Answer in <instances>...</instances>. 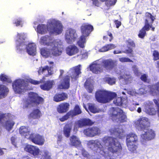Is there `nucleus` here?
Returning <instances> with one entry per match:
<instances>
[{
	"mask_svg": "<svg viewBox=\"0 0 159 159\" xmlns=\"http://www.w3.org/2000/svg\"><path fill=\"white\" fill-rule=\"evenodd\" d=\"M134 124L139 130L144 132L141 135V138L143 140L149 141L155 138V132L149 128L150 123L148 118L140 117L134 122Z\"/></svg>",
	"mask_w": 159,
	"mask_h": 159,
	"instance_id": "nucleus-1",
	"label": "nucleus"
},
{
	"mask_svg": "<svg viewBox=\"0 0 159 159\" xmlns=\"http://www.w3.org/2000/svg\"><path fill=\"white\" fill-rule=\"evenodd\" d=\"M37 29V32L41 34H45L47 29L50 33L58 35L62 32L63 26L59 21L52 20L48 23L47 26L44 24L39 25Z\"/></svg>",
	"mask_w": 159,
	"mask_h": 159,
	"instance_id": "nucleus-2",
	"label": "nucleus"
},
{
	"mask_svg": "<svg viewBox=\"0 0 159 159\" xmlns=\"http://www.w3.org/2000/svg\"><path fill=\"white\" fill-rule=\"evenodd\" d=\"M102 66L100 64L93 63L90 65V69L93 73L98 74L103 72V67L107 70H111L116 66L115 62L111 59L103 60Z\"/></svg>",
	"mask_w": 159,
	"mask_h": 159,
	"instance_id": "nucleus-3",
	"label": "nucleus"
},
{
	"mask_svg": "<svg viewBox=\"0 0 159 159\" xmlns=\"http://www.w3.org/2000/svg\"><path fill=\"white\" fill-rule=\"evenodd\" d=\"M95 96L98 102L105 103L110 102L116 97L117 94L114 92L103 89H98L96 91Z\"/></svg>",
	"mask_w": 159,
	"mask_h": 159,
	"instance_id": "nucleus-4",
	"label": "nucleus"
},
{
	"mask_svg": "<svg viewBox=\"0 0 159 159\" xmlns=\"http://www.w3.org/2000/svg\"><path fill=\"white\" fill-rule=\"evenodd\" d=\"M102 141L105 144H107L108 150L112 153H116L122 150L121 144L116 138L105 136L102 138Z\"/></svg>",
	"mask_w": 159,
	"mask_h": 159,
	"instance_id": "nucleus-5",
	"label": "nucleus"
},
{
	"mask_svg": "<svg viewBox=\"0 0 159 159\" xmlns=\"http://www.w3.org/2000/svg\"><path fill=\"white\" fill-rule=\"evenodd\" d=\"M110 117L113 121L118 123H124L126 121L127 116L121 108L118 107H112L110 109Z\"/></svg>",
	"mask_w": 159,
	"mask_h": 159,
	"instance_id": "nucleus-6",
	"label": "nucleus"
},
{
	"mask_svg": "<svg viewBox=\"0 0 159 159\" xmlns=\"http://www.w3.org/2000/svg\"><path fill=\"white\" fill-rule=\"evenodd\" d=\"M138 141L137 136L135 133L131 132L126 135V143L128 150L132 152H137Z\"/></svg>",
	"mask_w": 159,
	"mask_h": 159,
	"instance_id": "nucleus-7",
	"label": "nucleus"
},
{
	"mask_svg": "<svg viewBox=\"0 0 159 159\" xmlns=\"http://www.w3.org/2000/svg\"><path fill=\"white\" fill-rule=\"evenodd\" d=\"M11 114L10 113H2L0 111V123L5 127L6 129L9 131L13 128L15 122L9 120L11 117Z\"/></svg>",
	"mask_w": 159,
	"mask_h": 159,
	"instance_id": "nucleus-8",
	"label": "nucleus"
},
{
	"mask_svg": "<svg viewBox=\"0 0 159 159\" xmlns=\"http://www.w3.org/2000/svg\"><path fill=\"white\" fill-rule=\"evenodd\" d=\"M44 101L43 98L36 93L31 92L29 93L27 99L28 104L38 106L42 104Z\"/></svg>",
	"mask_w": 159,
	"mask_h": 159,
	"instance_id": "nucleus-9",
	"label": "nucleus"
},
{
	"mask_svg": "<svg viewBox=\"0 0 159 159\" xmlns=\"http://www.w3.org/2000/svg\"><path fill=\"white\" fill-rule=\"evenodd\" d=\"M50 46L52 55L57 57L62 53L63 48L61 47V45L56 40H53V42Z\"/></svg>",
	"mask_w": 159,
	"mask_h": 159,
	"instance_id": "nucleus-10",
	"label": "nucleus"
},
{
	"mask_svg": "<svg viewBox=\"0 0 159 159\" xmlns=\"http://www.w3.org/2000/svg\"><path fill=\"white\" fill-rule=\"evenodd\" d=\"M25 82L24 79H17L13 82L12 86L14 91L16 93H21L25 89Z\"/></svg>",
	"mask_w": 159,
	"mask_h": 159,
	"instance_id": "nucleus-11",
	"label": "nucleus"
},
{
	"mask_svg": "<svg viewBox=\"0 0 159 159\" xmlns=\"http://www.w3.org/2000/svg\"><path fill=\"white\" fill-rule=\"evenodd\" d=\"M83 133L88 137H93L99 135L101 133V130L97 126H93L84 129Z\"/></svg>",
	"mask_w": 159,
	"mask_h": 159,
	"instance_id": "nucleus-12",
	"label": "nucleus"
},
{
	"mask_svg": "<svg viewBox=\"0 0 159 159\" xmlns=\"http://www.w3.org/2000/svg\"><path fill=\"white\" fill-rule=\"evenodd\" d=\"M65 37L67 43L71 44L76 40L77 37V35L75 30L69 28L66 31Z\"/></svg>",
	"mask_w": 159,
	"mask_h": 159,
	"instance_id": "nucleus-13",
	"label": "nucleus"
},
{
	"mask_svg": "<svg viewBox=\"0 0 159 159\" xmlns=\"http://www.w3.org/2000/svg\"><path fill=\"white\" fill-rule=\"evenodd\" d=\"M29 139L35 144L39 146L43 145L45 141L44 137L39 134H31Z\"/></svg>",
	"mask_w": 159,
	"mask_h": 159,
	"instance_id": "nucleus-14",
	"label": "nucleus"
},
{
	"mask_svg": "<svg viewBox=\"0 0 159 159\" xmlns=\"http://www.w3.org/2000/svg\"><path fill=\"white\" fill-rule=\"evenodd\" d=\"M88 144L89 145L94 144V147L97 148L95 150L97 153L102 155L105 154L104 148L98 140H90L88 142Z\"/></svg>",
	"mask_w": 159,
	"mask_h": 159,
	"instance_id": "nucleus-15",
	"label": "nucleus"
},
{
	"mask_svg": "<svg viewBox=\"0 0 159 159\" xmlns=\"http://www.w3.org/2000/svg\"><path fill=\"white\" fill-rule=\"evenodd\" d=\"M94 122L90 119L86 118H83L78 120L75 124L78 125V127L75 125L74 129L78 131V128H81L84 127L91 126L93 124Z\"/></svg>",
	"mask_w": 159,
	"mask_h": 159,
	"instance_id": "nucleus-16",
	"label": "nucleus"
},
{
	"mask_svg": "<svg viewBox=\"0 0 159 159\" xmlns=\"http://www.w3.org/2000/svg\"><path fill=\"white\" fill-rule=\"evenodd\" d=\"M146 23L144 24V26L139 30V31L138 36L140 38L143 39L146 35V31H148L150 28L151 29V30L152 31L155 30V28L152 26V23H148L147 21H146Z\"/></svg>",
	"mask_w": 159,
	"mask_h": 159,
	"instance_id": "nucleus-17",
	"label": "nucleus"
},
{
	"mask_svg": "<svg viewBox=\"0 0 159 159\" xmlns=\"http://www.w3.org/2000/svg\"><path fill=\"white\" fill-rule=\"evenodd\" d=\"M24 150L34 157L38 156L40 152V149L35 146L28 144L25 146Z\"/></svg>",
	"mask_w": 159,
	"mask_h": 159,
	"instance_id": "nucleus-18",
	"label": "nucleus"
},
{
	"mask_svg": "<svg viewBox=\"0 0 159 159\" xmlns=\"http://www.w3.org/2000/svg\"><path fill=\"white\" fill-rule=\"evenodd\" d=\"M93 29L92 25L87 23L83 24L80 27L82 34L88 36Z\"/></svg>",
	"mask_w": 159,
	"mask_h": 159,
	"instance_id": "nucleus-19",
	"label": "nucleus"
},
{
	"mask_svg": "<svg viewBox=\"0 0 159 159\" xmlns=\"http://www.w3.org/2000/svg\"><path fill=\"white\" fill-rule=\"evenodd\" d=\"M70 144L76 148L80 147L82 146L81 142L79 138L76 136L72 135L69 138Z\"/></svg>",
	"mask_w": 159,
	"mask_h": 159,
	"instance_id": "nucleus-20",
	"label": "nucleus"
},
{
	"mask_svg": "<svg viewBox=\"0 0 159 159\" xmlns=\"http://www.w3.org/2000/svg\"><path fill=\"white\" fill-rule=\"evenodd\" d=\"M144 111L149 115H156V111L153 107V104L152 102L148 103L145 106Z\"/></svg>",
	"mask_w": 159,
	"mask_h": 159,
	"instance_id": "nucleus-21",
	"label": "nucleus"
},
{
	"mask_svg": "<svg viewBox=\"0 0 159 159\" xmlns=\"http://www.w3.org/2000/svg\"><path fill=\"white\" fill-rule=\"evenodd\" d=\"M70 104L68 102H64L58 105L57 108V112L61 114L66 113L69 110Z\"/></svg>",
	"mask_w": 159,
	"mask_h": 159,
	"instance_id": "nucleus-22",
	"label": "nucleus"
},
{
	"mask_svg": "<svg viewBox=\"0 0 159 159\" xmlns=\"http://www.w3.org/2000/svg\"><path fill=\"white\" fill-rule=\"evenodd\" d=\"M72 124L71 123H67L65 124L63 128V132L64 136L68 138L70 135L72 131Z\"/></svg>",
	"mask_w": 159,
	"mask_h": 159,
	"instance_id": "nucleus-23",
	"label": "nucleus"
},
{
	"mask_svg": "<svg viewBox=\"0 0 159 159\" xmlns=\"http://www.w3.org/2000/svg\"><path fill=\"white\" fill-rule=\"evenodd\" d=\"M66 50V53L70 56L76 54L79 51V49L75 45H71L68 46Z\"/></svg>",
	"mask_w": 159,
	"mask_h": 159,
	"instance_id": "nucleus-24",
	"label": "nucleus"
},
{
	"mask_svg": "<svg viewBox=\"0 0 159 159\" xmlns=\"http://www.w3.org/2000/svg\"><path fill=\"white\" fill-rule=\"evenodd\" d=\"M68 98V95L66 93L62 92L56 94L53 98L54 101L58 102L63 101Z\"/></svg>",
	"mask_w": 159,
	"mask_h": 159,
	"instance_id": "nucleus-25",
	"label": "nucleus"
},
{
	"mask_svg": "<svg viewBox=\"0 0 159 159\" xmlns=\"http://www.w3.org/2000/svg\"><path fill=\"white\" fill-rule=\"evenodd\" d=\"M53 40L51 37L48 35L42 37L40 40V43L43 45L50 46L53 42Z\"/></svg>",
	"mask_w": 159,
	"mask_h": 159,
	"instance_id": "nucleus-26",
	"label": "nucleus"
},
{
	"mask_svg": "<svg viewBox=\"0 0 159 159\" xmlns=\"http://www.w3.org/2000/svg\"><path fill=\"white\" fill-rule=\"evenodd\" d=\"M70 77L68 75L65 76L63 79V81L59 87L61 89H67L70 87Z\"/></svg>",
	"mask_w": 159,
	"mask_h": 159,
	"instance_id": "nucleus-27",
	"label": "nucleus"
},
{
	"mask_svg": "<svg viewBox=\"0 0 159 159\" xmlns=\"http://www.w3.org/2000/svg\"><path fill=\"white\" fill-rule=\"evenodd\" d=\"M19 132L22 136H24L28 139H29L30 136V130L26 126H23L20 127Z\"/></svg>",
	"mask_w": 159,
	"mask_h": 159,
	"instance_id": "nucleus-28",
	"label": "nucleus"
},
{
	"mask_svg": "<svg viewBox=\"0 0 159 159\" xmlns=\"http://www.w3.org/2000/svg\"><path fill=\"white\" fill-rule=\"evenodd\" d=\"M53 83V80H47L45 81L43 84L41 85L40 87L43 90L49 91L52 88Z\"/></svg>",
	"mask_w": 159,
	"mask_h": 159,
	"instance_id": "nucleus-29",
	"label": "nucleus"
},
{
	"mask_svg": "<svg viewBox=\"0 0 159 159\" xmlns=\"http://www.w3.org/2000/svg\"><path fill=\"white\" fill-rule=\"evenodd\" d=\"M41 116V113L38 109H34L28 116L30 119H39Z\"/></svg>",
	"mask_w": 159,
	"mask_h": 159,
	"instance_id": "nucleus-30",
	"label": "nucleus"
},
{
	"mask_svg": "<svg viewBox=\"0 0 159 159\" xmlns=\"http://www.w3.org/2000/svg\"><path fill=\"white\" fill-rule=\"evenodd\" d=\"M27 51L29 54L34 56L36 53V45L34 43H29L28 46L26 47Z\"/></svg>",
	"mask_w": 159,
	"mask_h": 159,
	"instance_id": "nucleus-31",
	"label": "nucleus"
},
{
	"mask_svg": "<svg viewBox=\"0 0 159 159\" xmlns=\"http://www.w3.org/2000/svg\"><path fill=\"white\" fill-rule=\"evenodd\" d=\"M51 69V67H49L48 66H46L43 67H41L39 68L38 71V73L39 75H40L41 74L43 73L46 70H47L48 73L45 75V76L46 77H48L52 74Z\"/></svg>",
	"mask_w": 159,
	"mask_h": 159,
	"instance_id": "nucleus-32",
	"label": "nucleus"
},
{
	"mask_svg": "<svg viewBox=\"0 0 159 159\" xmlns=\"http://www.w3.org/2000/svg\"><path fill=\"white\" fill-rule=\"evenodd\" d=\"M80 66V65H79L74 68V70L72 72L70 75L72 79L76 80L79 77V75L81 73Z\"/></svg>",
	"mask_w": 159,
	"mask_h": 159,
	"instance_id": "nucleus-33",
	"label": "nucleus"
},
{
	"mask_svg": "<svg viewBox=\"0 0 159 159\" xmlns=\"http://www.w3.org/2000/svg\"><path fill=\"white\" fill-rule=\"evenodd\" d=\"M9 91L8 89L5 85L0 84V99L5 98Z\"/></svg>",
	"mask_w": 159,
	"mask_h": 159,
	"instance_id": "nucleus-34",
	"label": "nucleus"
},
{
	"mask_svg": "<svg viewBox=\"0 0 159 159\" xmlns=\"http://www.w3.org/2000/svg\"><path fill=\"white\" fill-rule=\"evenodd\" d=\"M85 35L82 34L79 38V40L77 42V44L78 46L82 48H84L85 47L84 44L86 43V37Z\"/></svg>",
	"mask_w": 159,
	"mask_h": 159,
	"instance_id": "nucleus-35",
	"label": "nucleus"
},
{
	"mask_svg": "<svg viewBox=\"0 0 159 159\" xmlns=\"http://www.w3.org/2000/svg\"><path fill=\"white\" fill-rule=\"evenodd\" d=\"M40 53L43 57L46 58L51 56V49H48L46 48H41L40 50Z\"/></svg>",
	"mask_w": 159,
	"mask_h": 159,
	"instance_id": "nucleus-36",
	"label": "nucleus"
},
{
	"mask_svg": "<svg viewBox=\"0 0 159 159\" xmlns=\"http://www.w3.org/2000/svg\"><path fill=\"white\" fill-rule=\"evenodd\" d=\"M116 47L115 45L113 44H107L101 48L99 51L100 52H104L115 48Z\"/></svg>",
	"mask_w": 159,
	"mask_h": 159,
	"instance_id": "nucleus-37",
	"label": "nucleus"
},
{
	"mask_svg": "<svg viewBox=\"0 0 159 159\" xmlns=\"http://www.w3.org/2000/svg\"><path fill=\"white\" fill-rule=\"evenodd\" d=\"M26 43H19L18 44H17L16 46V51L18 53H21L26 48Z\"/></svg>",
	"mask_w": 159,
	"mask_h": 159,
	"instance_id": "nucleus-38",
	"label": "nucleus"
},
{
	"mask_svg": "<svg viewBox=\"0 0 159 159\" xmlns=\"http://www.w3.org/2000/svg\"><path fill=\"white\" fill-rule=\"evenodd\" d=\"M133 49L130 47H129L128 49H126L124 51H121L120 50H114L113 51V53L114 54H117L123 53L126 54H133Z\"/></svg>",
	"mask_w": 159,
	"mask_h": 159,
	"instance_id": "nucleus-39",
	"label": "nucleus"
},
{
	"mask_svg": "<svg viewBox=\"0 0 159 159\" xmlns=\"http://www.w3.org/2000/svg\"><path fill=\"white\" fill-rule=\"evenodd\" d=\"M71 112L72 114L71 116L73 117L74 116L79 115L81 113V111L78 105H76L74 108V110H71L69 111Z\"/></svg>",
	"mask_w": 159,
	"mask_h": 159,
	"instance_id": "nucleus-40",
	"label": "nucleus"
},
{
	"mask_svg": "<svg viewBox=\"0 0 159 159\" xmlns=\"http://www.w3.org/2000/svg\"><path fill=\"white\" fill-rule=\"evenodd\" d=\"M145 17L146 18L145 20V24H146V21L148 22V23H149V20L150 19L151 20V23H153L154 19L155 18L154 16H152L151 13H150L147 12L145 13Z\"/></svg>",
	"mask_w": 159,
	"mask_h": 159,
	"instance_id": "nucleus-41",
	"label": "nucleus"
},
{
	"mask_svg": "<svg viewBox=\"0 0 159 159\" xmlns=\"http://www.w3.org/2000/svg\"><path fill=\"white\" fill-rule=\"evenodd\" d=\"M125 43L126 45L132 48L136 47V44L134 41L131 39H128L125 41Z\"/></svg>",
	"mask_w": 159,
	"mask_h": 159,
	"instance_id": "nucleus-42",
	"label": "nucleus"
},
{
	"mask_svg": "<svg viewBox=\"0 0 159 159\" xmlns=\"http://www.w3.org/2000/svg\"><path fill=\"white\" fill-rule=\"evenodd\" d=\"M16 42L19 43H26L25 41V37L24 35L22 34L17 33V35Z\"/></svg>",
	"mask_w": 159,
	"mask_h": 159,
	"instance_id": "nucleus-43",
	"label": "nucleus"
},
{
	"mask_svg": "<svg viewBox=\"0 0 159 159\" xmlns=\"http://www.w3.org/2000/svg\"><path fill=\"white\" fill-rule=\"evenodd\" d=\"M72 114L71 112L68 111L65 115L63 116L61 118H59V120L61 122H63L67 120L71 116Z\"/></svg>",
	"mask_w": 159,
	"mask_h": 159,
	"instance_id": "nucleus-44",
	"label": "nucleus"
},
{
	"mask_svg": "<svg viewBox=\"0 0 159 159\" xmlns=\"http://www.w3.org/2000/svg\"><path fill=\"white\" fill-rule=\"evenodd\" d=\"M113 103L116 106H121L123 104L122 99L121 97H117L113 101Z\"/></svg>",
	"mask_w": 159,
	"mask_h": 159,
	"instance_id": "nucleus-45",
	"label": "nucleus"
},
{
	"mask_svg": "<svg viewBox=\"0 0 159 159\" xmlns=\"http://www.w3.org/2000/svg\"><path fill=\"white\" fill-rule=\"evenodd\" d=\"M105 81L110 85H112L116 83V79L113 78L106 77L105 78Z\"/></svg>",
	"mask_w": 159,
	"mask_h": 159,
	"instance_id": "nucleus-46",
	"label": "nucleus"
},
{
	"mask_svg": "<svg viewBox=\"0 0 159 159\" xmlns=\"http://www.w3.org/2000/svg\"><path fill=\"white\" fill-rule=\"evenodd\" d=\"M43 152L42 156L43 157V159H51L50 153L48 151L44 150Z\"/></svg>",
	"mask_w": 159,
	"mask_h": 159,
	"instance_id": "nucleus-47",
	"label": "nucleus"
},
{
	"mask_svg": "<svg viewBox=\"0 0 159 159\" xmlns=\"http://www.w3.org/2000/svg\"><path fill=\"white\" fill-rule=\"evenodd\" d=\"M0 80L2 82H7L11 83V80H9V79L7 76L4 74H1L0 76Z\"/></svg>",
	"mask_w": 159,
	"mask_h": 159,
	"instance_id": "nucleus-48",
	"label": "nucleus"
},
{
	"mask_svg": "<svg viewBox=\"0 0 159 159\" xmlns=\"http://www.w3.org/2000/svg\"><path fill=\"white\" fill-rule=\"evenodd\" d=\"M88 84L89 83L86 80L84 84L85 87L86 89L89 93H92L93 91V89L89 84Z\"/></svg>",
	"mask_w": 159,
	"mask_h": 159,
	"instance_id": "nucleus-49",
	"label": "nucleus"
},
{
	"mask_svg": "<svg viewBox=\"0 0 159 159\" xmlns=\"http://www.w3.org/2000/svg\"><path fill=\"white\" fill-rule=\"evenodd\" d=\"M119 60L122 62H133L132 60L128 57H122L119 58Z\"/></svg>",
	"mask_w": 159,
	"mask_h": 159,
	"instance_id": "nucleus-50",
	"label": "nucleus"
},
{
	"mask_svg": "<svg viewBox=\"0 0 159 159\" xmlns=\"http://www.w3.org/2000/svg\"><path fill=\"white\" fill-rule=\"evenodd\" d=\"M152 55L153 56V60L156 61L159 60V52L156 50H155L153 52Z\"/></svg>",
	"mask_w": 159,
	"mask_h": 159,
	"instance_id": "nucleus-51",
	"label": "nucleus"
},
{
	"mask_svg": "<svg viewBox=\"0 0 159 159\" xmlns=\"http://www.w3.org/2000/svg\"><path fill=\"white\" fill-rule=\"evenodd\" d=\"M28 82L34 85L39 84L41 83L40 81L34 80L31 79H28Z\"/></svg>",
	"mask_w": 159,
	"mask_h": 159,
	"instance_id": "nucleus-52",
	"label": "nucleus"
},
{
	"mask_svg": "<svg viewBox=\"0 0 159 159\" xmlns=\"http://www.w3.org/2000/svg\"><path fill=\"white\" fill-rule=\"evenodd\" d=\"M89 109L92 112L94 113L96 112V108L93 105L89 106Z\"/></svg>",
	"mask_w": 159,
	"mask_h": 159,
	"instance_id": "nucleus-53",
	"label": "nucleus"
},
{
	"mask_svg": "<svg viewBox=\"0 0 159 159\" xmlns=\"http://www.w3.org/2000/svg\"><path fill=\"white\" fill-rule=\"evenodd\" d=\"M17 138L14 136H12L11 138V140L12 144L15 146V147L16 146V140Z\"/></svg>",
	"mask_w": 159,
	"mask_h": 159,
	"instance_id": "nucleus-54",
	"label": "nucleus"
},
{
	"mask_svg": "<svg viewBox=\"0 0 159 159\" xmlns=\"http://www.w3.org/2000/svg\"><path fill=\"white\" fill-rule=\"evenodd\" d=\"M141 80L143 82H146L147 81V76L145 74L142 75L140 77Z\"/></svg>",
	"mask_w": 159,
	"mask_h": 159,
	"instance_id": "nucleus-55",
	"label": "nucleus"
},
{
	"mask_svg": "<svg viewBox=\"0 0 159 159\" xmlns=\"http://www.w3.org/2000/svg\"><path fill=\"white\" fill-rule=\"evenodd\" d=\"M114 22L115 23L116 25V28H118L121 25V22L119 21L118 20H115L114 21Z\"/></svg>",
	"mask_w": 159,
	"mask_h": 159,
	"instance_id": "nucleus-56",
	"label": "nucleus"
},
{
	"mask_svg": "<svg viewBox=\"0 0 159 159\" xmlns=\"http://www.w3.org/2000/svg\"><path fill=\"white\" fill-rule=\"evenodd\" d=\"M81 153L82 155L84 157H87L88 155V152L84 148H82V149L81 150Z\"/></svg>",
	"mask_w": 159,
	"mask_h": 159,
	"instance_id": "nucleus-57",
	"label": "nucleus"
},
{
	"mask_svg": "<svg viewBox=\"0 0 159 159\" xmlns=\"http://www.w3.org/2000/svg\"><path fill=\"white\" fill-rule=\"evenodd\" d=\"M22 21L21 19H17L15 22L14 24L16 25V26H18L20 25L21 23L22 22Z\"/></svg>",
	"mask_w": 159,
	"mask_h": 159,
	"instance_id": "nucleus-58",
	"label": "nucleus"
},
{
	"mask_svg": "<svg viewBox=\"0 0 159 159\" xmlns=\"http://www.w3.org/2000/svg\"><path fill=\"white\" fill-rule=\"evenodd\" d=\"M107 35L110 37L109 40L110 42H111L113 39V37L110 31H107Z\"/></svg>",
	"mask_w": 159,
	"mask_h": 159,
	"instance_id": "nucleus-59",
	"label": "nucleus"
},
{
	"mask_svg": "<svg viewBox=\"0 0 159 159\" xmlns=\"http://www.w3.org/2000/svg\"><path fill=\"white\" fill-rule=\"evenodd\" d=\"M62 136L61 135H58L57 138V142L59 143L61 142L62 140Z\"/></svg>",
	"mask_w": 159,
	"mask_h": 159,
	"instance_id": "nucleus-60",
	"label": "nucleus"
},
{
	"mask_svg": "<svg viewBox=\"0 0 159 159\" xmlns=\"http://www.w3.org/2000/svg\"><path fill=\"white\" fill-rule=\"evenodd\" d=\"M153 101L157 107V109L159 108V103L156 99H153Z\"/></svg>",
	"mask_w": 159,
	"mask_h": 159,
	"instance_id": "nucleus-61",
	"label": "nucleus"
},
{
	"mask_svg": "<svg viewBox=\"0 0 159 159\" xmlns=\"http://www.w3.org/2000/svg\"><path fill=\"white\" fill-rule=\"evenodd\" d=\"M153 101L157 107V109L159 108V103L156 99H153Z\"/></svg>",
	"mask_w": 159,
	"mask_h": 159,
	"instance_id": "nucleus-62",
	"label": "nucleus"
},
{
	"mask_svg": "<svg viewBox=\"0 0 159 159\" xmlns=\"http://www.w3.org/2000/svg\"><path fill=\"white\" fill-rule=\"evenodd\" d=\"M156 89L159 93V82H158L156 84Z\"/></svg>",
	"mask_w": 159,
	"mask_h": 159,
	"instance_id": "nucleus-63",
	"label": "nucleus"
},
{
	"mask_svg": "<svg viewBox=\"0 0 159 159\" xmlns=\"http://www.w3.org/2000/svg\"><path fill=\"white\" fill-rule=\"evenodd\" d=\"M21 159H31V158L28 156H23Z\"/></svg>",
	"mask_w": 159,
	"mask_h": 159,
	"instance_id": "nucleus-64",
	"label": "nucleus"
}]
</instances>
